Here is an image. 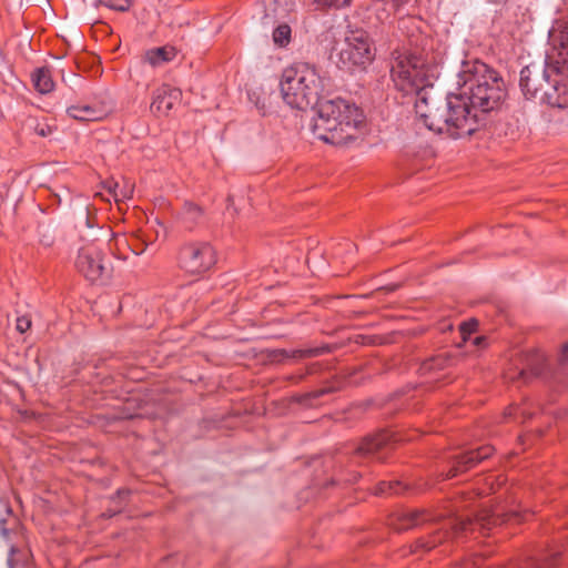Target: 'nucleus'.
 Returning <instances> with one entry per match:
<instances>
[{"instance_id":"nucleus-1","label":"nucleus","mask_w":568,"mask_h":568,"mask_svg":"<svg viewBox=\"0 0 568 568\" xmlns=\"http://www.w3.org/2000/svg\"><path fill=\"white\" fill-rule=\"evenodd\" d=\"M390 77L405 94H415L416 113L432 131L453 139L473 134L484 124V115L498 110L507 92L503 78L481 61H467L458 73L460 92L436 105L429 89L435 73L417 51L397 48L392 52Z\"/></svg>"},{"instance_id":"nucleus-2","label":"nucleus","mask_w":568,"mask_h":568,"mask_svg":"<svg viewBox=\"0 0 568 568\" xmlns=\"http://www.w3.org/2000/svg\"><path fill=\"white\" fill-rule=\"evenodd\" d=\"M280 87L284 102L292 109H316L312 132L325 143L345 144L364 126V115L355 104L341 98L320 99L324 80L310 64L298 63L285 69Z\"/></svg>"},{"instance_id":"nucleus-3","label":"nucleus","mask_w":568,"mask_h":568,"mask_svg":"<svg viewBox=\"0 0 568 568\" xmlns=\"http://www.w3.org/2000/svg\"><path fill=\"white\" fill-rule=\"evenodd\" d=\"M526 514V510H511L508 514H497L491 510H483L480 514L476 515L475 518L469 516H455L444 521L428 538H420L417 541L416 547L424 550H430L453 535L457 536L459 534L475 531L476 529L489 530L493 526L503 524L505 520L520 521L525 519Z\"/></svg>"},{"instance_id":"nucleus-4","label":"nucleus","mask_w":568,"mask_h":568,"mask_svg":"<svg viewBox=\"0 0 568 568\" xmlns=\"http://www.w3.org/2000/svg\"><path fill=\"white\" fill-rule=\"evenodd\" d=\"M375 57V49L364 30L351 31L338 52V65L343 69L365 68Z\"/></svg>"},{"instance_id":"nucleus-5","label":"nucleus","mask_w":568,"mask_h":568,"mask_svg":"<svg viewBox=\"0 0 568 568\" xmlns=\"http://www.w3.org/2000/svg\"><path fill=\"white\" fill-rule=\"evenodd\" d=\"M557 64L547 59L542 64L531 63L520 71L519 87L524 97L541 104L544 94L550 85Z\"/></svg>"},{"instance_id":"nucleus-6","label":"nucleus","mask_w":568,"mask_h":568,"mask_svg":"<svg viewBox=\"0 0 568 568\" xmlns=\"http://www.w3.org/2000/svg\"><path fill=\"white\" fill-rule=\"evenodd\" d=\"M75 267L92 283L108 278L110 275L104 254L97 243H88L79 248Z\"/></svg>"},{"instance_id":"nucleus-7","label":"nucleus","mask_w":568,"mask_h":568,"mask_svg":"<svg viewBox=\"0 0 568 568\" xmlns=\"http://www.w3.org/2000/svg\"><path fill=\"white\" fill-rule=\"evenodd\" d=\"M179 263L187 273L201 274L214 265L215 253L209 243H187L180 251Z\"/></svg>"},{"instance_id":"nucleus-8","label":"nucleus","mask_w":568,"mask_h":568,"mask_svg":"<svg viewBox=\"0 0 568 568\" xmlns=\"http://www.w3.org/2000/svg\"><path fill=\"white\" fill-rule=\"evenodd\" d=\"M551 52L547 60L568 71V23H558L549 31Z\"/></svg>"},{"instance_id":"nucleus-9","label":"nucleus","mask_w":568,"mask_h":568,"mask_svg":"<svg viewBox=\"0 0 568 568\" xmlns=\"http://www.w3.org/2000/svg\"><path fill=\"white\" fill-rule=\"evenodd\" d=\"M493 450L494 449L490 446H483L478 449L469 450L463 455L456 456L447 474V478L455 477L458 474L470 469L477 463L488 458L493 454Z\"/></svg>"},{"instance_id":"nucleus-10","label":"nucleus","mask_w":568,"mask_h":568,"mask_svg":"<svg viewBox=\"0 0 568 568\" xmlns=\"http://www.w3.org/2000/svg\"><path fill=\"white\" fill-rule=\"evenodd\" d=\"M181 90L169 84H163L153 93L151 111L159 114H168L169 111L180 101Z\"/></svg>"},{"instance_id":"nucleus-11","label":"nucleus","mask_w":568,"mask_h":568,"mask_svg":"<svg viewBox=\"0 0 568 568\" xmlns=\"http://www.w3.org/2000/svg\"><path fill=\"white\" fill-rule=\"evenodd\" d=\"M521 367L517 368V377L527 382L529 376H540L544 373L546 357L540 351H531L520 357Z\"/></svg>"},{"instance_id":"nucleus-12","label":"nucleus","mask_w":568,"mask_h":568,"mask_svg":"<svg viewBox=\"0 0 568 568\" xmlns=\"http://www.w3.org/2000/svg\"><path fill=\"white\" fill-rule=\"evenodd\" d=\"M390 437L392 436L385 432L367 437L357 447L356 453L364 457L371 456L382 460L384 456L381 455V452L388 445Z\"/></svg>"},{"instance_id":"nucleus-13","label":"nucleus","mask_w":568,"mask_h":568,"mask_svg":"<svg viewBox=\"0 0 568 568\" xmlns=\"http://www.w3.org/2000/svg\"><path fill=\"white\" fill-rule=\"evenodd\" d=\"M427 520H430V516L424 511L404 510L394 516L390 525L397 530H406Z\"/></svg>"},{"instance_id":"nucleus-14","label":"nucleus","mask_w":568,"mask_h":568,"mask_svg":"<svg viewBox=\"0 0 568 568\" xmlns=\"http://www.w3.org/2000/svg\"><path fill=\"white\" fill-rule=\"evenodd\" d=\"M67 112L71 118L80 121H99L108 114L104 108L90 104L72 105Z\"/></svg>"},{"instance_id":"nucleus-15","label":"nucleus","mask_w":568,"mask_h":568,"mask_svg":"<svg viewBox=\"0 0 568 568\" xmlns=\"http://www.w3.org/2000/svg\"><path fill=\"white\" fill-rule=\"evenodd\" d=\"M176 49L171 45L154 48L145 53V60L153 67L172 61L176 57Z\"/></svg>"},{"instance_id":"nucleus-16","label":"nucleus","mask_w":568,"mask_h":568,"mask_svg":"<svg viewBox=\"0 0 568 568\" xmlns=\"http://www.w3.org/2000/svg\"><path fill=\"white\" fill-rule=\"evenodd\" d=\"M31 80L34 89L41 94H47L54 88L51 72L47 67L34 70L31 74Z\"/></svg>"},{"instance_id":"nucleus-17","label":"nucleus","mask_w":568,"mask_h":568,"mask_svg":"<svg viewBox=\"0 0 568 568\" xmlns=\"http://www.w3.org/2000/svg\"><path fill=\"white\" fill-rule=\"evenodd\" d=\"M180 216L185 227L192 229L194 225L200 223L202 219V210L197 205L186 202L180 213Z\"/></svg>"},{"instance_id":"nucleus-18","label":"nucleus","mask_w":568,"mask_h":568,"mask_svg":"<svg viewBox=\"0 0 568 568\" xmlns=\"http://www.w3.org/2000/svg\"><path fill=\"white\" fill-rule=\"evenodd\" d=\"M326 352H328V347L321 346V347L297 348V349H292V351L282 349L281 354L283 356H285L286 358L302 359V358L316 357Z\"/></svg>"},{"instance_id":"nucleus-19","label":"nucleus","mask_w":568,"mask_h":568,"mask_svg":"<svg viewBox=\"0 0 568 568\" xmlns=\"http://www.w3.org/2000/svg\"><path fill=\"white\" fill-rule=\"evenodd\" d=\"M450 363H452V358L449 355L438 354V355L425 361L420 366V371L423 374L442 371L445 367L449 366Z\"/></svg>"},{"instance_id":"nucleus-20","label":"nucleus","mask_w":568,"mask_h":568,"mask_svg":"<svg viewBox=\"0 0 568 568\" xmlns=\"http://www.w3.org/2000/svg\"><path fill=\"white\" fill-rule=\"evenodd\" d=\"M560 555V550L551 549L548 555L541 560L539 559H527L523 561L517 568H552V560Z\"/></svg>"},{"instance_id":"nucleus-21","label":"nucleus","mask_w":568,"mask_h":568,"mask_svg":"<svg viewBox=\"0 0 568 568\" xmlns=\"http://www.w3.org/2000/svg\"><path fill=\"white\" fill-rule=\"evenodd\" d=\"M406 486L399 480L381 481L375 490L376 495H392L400 494L405 490Z\"/></svg>"},{"instance_id":"nucleus-22","label":"nucleus","mask_w":568,"mask_h":568,"mask_svg":"<svg viewBox=\"0 0 568 568\" xmlns=\"http://www.w3.org/2000/svg\"><path fill=\"white\" fill-rule=\"evenodd\" d=\"M292 30L286 23L277 26L273 31V41L278 47H286L291 42Z\"/></svg>"},{"instance_id":"nucleus-23","label":"nucleus","mask_w":568,"mask_h":568,"mask_svg":"<svg viewBox=\"0 0 568 568\" xmlns=\"http://www.w3.org/2000/svg\"><path fill=\"white\" fill-rule=\"evenodd\" d=\"M101 6L116 11H126L130 7L129 0H98Z\"/></svg>"},{"instance_id":"nucleus-24","label":"nucleus","mask_w":568,"mask_h":568,"mask_svg":"<svg viewBox=\"0 0 568 568\" xmlns=\"http://www.w3.org/2000/svg\"><path fill=\"white\" fill-rule=\"evenodd\" d=\"M505 416L514 417L515 419L521 417L523 420H525L526 418H530L532 416V413L528 412L526 408L520 406H510L507 408Z\"/></svg>"},{"instance_id":"nucleus-25","label":"nucleus","mask_w":568,"mask_h":568,"mask_svg":"<svg viewBox=\"0 0 568 568\" xmlns=\"http://www.w3.org/2000/svg\"><path fill=\"white\" fill-rule=\"evenodd\" d=\"M320 8H344L348 7L352 0H313Z\"/></svg>"},{"instance_id":"nucleus-26","label":"nucleus","mask_w":568,"mask_h":568,"mask_svg":"<svg viewBox=\"0 0 568 568\" xmlns=\"http://www.w3.org/2000/svg\"><path fill=\"white\" fill-rule=\"evenodd\" d=\"M31 327V318L28 315H22L17 318L16 328L19 333H24Z\"/></svg>"},{"instance_id":"nucleus-27","label":"nucleus","mask_w":568,"mask_h":568,"mask_svg":"<svg viewBox=\"0 0 568 568\" xmlns=\"http://www.w3.org/2000/svg\"><path fill=\"white\" fill-rule=\"evenodd\" d=\"M33 129L34 132L42 138L49 136L53 131V128L48 123H37Z\"/></svg>"},{"instance_id":"nucleus-28","label":"nucleus","mask_w":568,"mask_h":568,"mask_svg":"<svg viewBox=\"0 0 568 568\" xmlns=\"http://www.w3.org/2000/svg\"><path fill=\"white\" fill-rule=\"evenodd\" d=\"M477 326V322L476 321H470V322H464L462 325H460V331L464 335V339H466V334H470L471 332L475 331Z\"/></svg>"},{"instance_id":"nucleus-29","label":"nucleus","mask_w":568,"mask_h":568,"mask_svg":"<svg viewBox=\"0 0 568 568\" xmlns=\"http://www.w3.org/2000/svg\"><path fill=\"white\" fill-rule=\"evenodd\" d=\"M559 362L561 364L568 363V343H566L561 348V352L559 354Z\"/></svg>"},{"instance_id":"nucleus-30","label":"nucleus","mask_w":568,"mask_h":568,"mask_svg":"<svg viewBox=\"0 0 568 568\" xmlns=\"http://www.w3.org/2000/svg\"><path fill=\"white\" fill-rule=\"evenodd\" d=\"M16 552H17L16 548L12 547L11 551H10V556L8 558V565L10 568H16V566L18 564V560L16 558Z\"/></svg>"},{"instance_id":"nucleus-31","label":"nucleus","mask_w":568,"mask_h":568,"mask_svg":"<svg viewBox=\"0 0 568 568\" xmlns=\"http://www.w3.org/2000/svg\"><path fill=\"white\" fill-rule=\"evenodd\" d=\"M329 390L327 388H321V389L310 393L307 396L310 398H318V397L323 396L324 394H327Z\"/></svg>"},{"instance_id":"nucleus-32","label":"nucleus","mask_w":568,"mask_h":568,"mask_svg":"<svg viewBox=\"0 0 568 568\" xmlns=\"http://www.w3.org/2000/svg\"><path fill=\"white\" fill-rule=\"evenodd\" d=\"M118 189H119V184H118V183H115V184H114V187L112 189V193H113L114 199H115L116 201L119 200V196H120V195H121V196H123V197H125V196H126V193H124V192H122V191H121V192H118Z\"/></svg>"},{"instance_id":"nucleus-33","label":"nucleus","mask_w":568,"mask_h":568,"mask_svg":"<svg viewBox=\"0 0 568 568\" xmlns=\"http://www.w3.org/2000/svg\"><path fill=\"white\" fill-rule=\"evenodd\" d=\"M6 519H0V527H1V534L2 536H8V529L6 528Z\"/></svg>"},{"instance_id":"nucleus-34","label":"nucleus","mask_w":568,"mask_h":568,"mask_svg":"<svg viewBox=\"0 0 568 568\" xmlns=\"http://www.w3.org/2000/svg\"><path fill=\"white\" fill-rule=\"evenodd\" d=\"M408 22H414V20L412 18L402 19L400 28H404L406 26V23H408Z\"/></svg>"},{"instance_id":"nucleus-35","label":"nucleus","mask_w":568,"mask_h":568,"mask_svg":"<svg viewBox=\"0 0 568 568\" xmlns=\"http://www.w3.org/2000/svg\"><path fill=\"white\" fill-rule=\"evenodd\" d=\"M128 495V491L126 490H119L118 491V497L119 498H122L123 496Z\"/></svg>"},{"instance_id":"nucleus-36","label":"nucleus","mask_w":568,"mask_h":568,"mask_svg":"<svg viewBox=\"0 0 568 568\" xmlns=\"http://www.w3.org/2000/svg\"><path fill=\"white\" fill-rule=\"evenodd\" d=\"M484 341H485V338H484V337H476L474 342H475V344H477V345H478V344H480V343H481V342H484Z\"/></svg>"},{"instance_id":"nucleus-37","label":"nucleus","mask_w":568,"mask_h":568,"mask_svg":"<svg viewBox=\"0 0 568 568\" xmlns=\"http://www.w3.org/2000/svg\"><path fill=\"white\" fill-rule=\"evenodd\" d=\"M3 507L8 514H11V508L7 504H3Z\"/></svg>"},{"instance_id":"nucleus-38","label":"nucleus","mask_w":568,"mask_h":568,"mask_svg":"<svg viewBox=\"0 0 568 568\" xmlns=\"http://www.w3.org/2000/svg\"><path fill=\"white\" fill-rule=\"evenodd\" d=\"M507 378H509V379H515L516 377H515L514 375L508 374V375H507Z\"/></svg>"}]
</instances>
